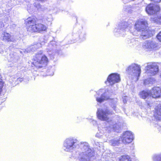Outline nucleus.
Segmentation results:
<instances>
[{
    "label": "nucleus",
    "mask_w": 161,
    "mask_h": 161,
    "mask_svg": "<svg viewBox=\"0 0 161 161\" xmlns=\"http://www.w3.org/2000/svg\"><path fill=\"white\" fill-rule=\"evenodd\" d=\"M27 31L30 32H40L47 30V27L44 25L36 24V19L29 18L25 21Z\"/></svg>",
    "instance_id": "obj_1"
},
{
    "label": "nucleus",
    "mask_w": 161,
    "mask_h": 161,
    "mask_svg": "<svg viewBox=\"0 0 161 161\" xmlns=\"http://www.w3.org/2000/svg\"><path fill=\"white\" fill-rule=\"evenodd\" d=\"M94 152L86 145H81L79 153L80 161H90V158L94 155Z\"/></svg>",
    "instance_id": "obj_2"
},
{
    "label": "nucleus",
    "mask_w": 161,
    "mask_h": 161,
    "mask_svg": "<svg viewBox=\"0 0 161 161\" xmlns=\"http://www.w3.org/2000/svg\"><path fill=\"white\" fill-rule=\"evenodd\" d=\"M48 62V59L46 56L42 54V52L38 53L34 58L33 64L37 68H42L43 65L47 64Z\"/></svg>",
    "instance_id": "obj_3"
},
{
    "label": "nucleus",
    "mask_w": 161,
    "mask_h": 161,
    "mask_svg": "<svg viewBox=\"0 0 161 161\" xmlns=\"http://www.w3.org/2000/svg\"><path fill=\"white\" fill-rule=\"evenodd\" d=\"M126 71L128 74L137 80L141 73V67L137 64H132L128 67Z\"/></svg>",
    "instance_id": "obj_4"
},
{
    "label": "nucleus",
    "mask_w": 161,
    "mask_h": 161,
    "mask_svg": "<svg viewBox=\"0 0 161 161\" xmlns=\"http://www.w3.org/2000/svg\"><path fill=\"white\" fill-rule=\"evenodd\" d=\"M77 141L71 138L66 139L64 144V149L66 151H72L76 147Z\"/></svg>",
    "instance_id": "obj_5"
},
{
    "label": "nucleus",
    "mask_w": 161,
    "mask_h": 161,
    "mask_svg": "<svg viewBox=\"0 0 161 161\" xmlns=\"http://www.w3.org/2000/svg\"><path fill=\"white\" fill-rule=\"evenodd\" d=\"M112 114L107 108H98L97 112V118L101 120L107 121L109 119L108 115Z\"/></svg>",
    "instance_id": "obj_6"
},
{
    "label": "nucleus",
    "mask_w": 161,
    "mask_h": 161,
    "mask_svg": "<svg viewBox=\"0 0 161 161\" xmlns=\"http://www.w3.org/2000/svg\"><path fill=\"white\" fill-rule=\"evenodd\" d=\"M146 73L151 76L156 75L158 71V66L154 63H149L146 67Z\"/></svg>",
    "instance_id": "obj_7"
},
{
    "label": "nucleus",
    "mask_w": 161,
    "mask_h": 161,
    "mask_svg": "<svg viewBox=\"0 0 161 161\" xmlns=\"http://www.w3.org/2000/svg\"><path fill=\"white\" fill-rule=\"evenodd\" d=\"M147 22L145 20L140 19L136 22L134 27L137 31L140 32L147 29Z\"/></svg>",
    "instance_id": "obj_8"
},
{
    "label": "nucleus",
    "mask_w": 161,
    "mask_h": 161,
    "mask_svg": "<svg viewBox=\"0 0 161 161\" xmlns=\"http://www.w3.org/2000/svg\"><path fill=\"white\" fill-rule=\"evenodd\" d=\"M108 81L110 85H112L120 81L119 75L117 73H113L110 75L108 77Z\"/></svg>",
    "instance_id": "obj_9"
},
{
    "label": "nucleus",
    "mask_w": 161,
    "mask_h": 161,
    "mask_svg": "<svg viewBox=\"0 0 161 161\" xmlns=\"http://www.w3.org/2000/svg\"><path fill=\"white\" fill-rule=\"evenodd\" d=\"M157 47V44L156 42L151 40L147 41L143 44V48L148 50H154Z\"/></svg>",
    "instance_id": "obj_10"
},
{
    "label": "nucleus",
    "mask_w": 161,
    "mask_h": 161,
    "mask_svg": "<svg viewBox=\"0 0 161 161\" xmlns=\"http://www.w3.org/2000/svg\"><path fill=\"white\" fill-rule=\"evenodd\" d=\"M121 139L124 143H130L133 140V135L131 132L127 131L123 134Z\"/></svg>",
    "instance_id": "obj_11"
},
{
    "label": "nucleus",
    "mask_w": 161,
    "mask_h": 161,
    "mask_svg": "<svg viewBox=\"0 0 161 161\" xmlns=\"http://www.w3.org/2000/svg\"><path fill=\"white\" fill-rule=\"evenodd\" d=\"M146 11L149 14H155L159 10V7L153 4H150L146 8Z\"/></svg>",
    "instance_id": "obj_12"
},
{
    "label": "nucleus",
    "mask_w": 161,
    "mask_h": 161,
    "mask_svg": "<svg viewBox=\"0 0 161 161\" xmlns=\"http://www.w3.org/2000/svg\"><path fill=\"white\" fill-rule=\"evenodd\" d=\"M103 90H100L97 92V94L99 96L101 95L100 97H96V100L99 103H101L104 100H107L109 98V96H107L108 94L107 92H105L103 94H102Z\"/></svg>",
    "instance_id": "obj_13"
},
{
    "label": "nucleus",
    "mask_w": 161,
    "mask_h": 161,
    "mask_svg": "<svg viewBox=\"0 0 161 161\" xmlns=\"http://www.w3.org/2000/svg\"><path fill=\"white\" fill-rule=\"evenodd\" d=\"M141 32L140 38L143 39H146L153 36L152 31L147 28L140 31Z\"/></svg>",
    "instance_id": "obj_14"
},
{
    "label": "nucleus",
    "mask_w": 161,
    "mask_h": 161,
    "mask_svg": "<svg viewBox=\"0 0 161 161\" xmlns=\"http://www.w3.org/2000/svg\"><path fill=\"white\" fill-rule=\"evenodd\" d=\"M150 91L151 96L153 98L159 97L161 95V90L159 87H154Z\"/></svg>",
    "instance_id": "obj_15"
},
{
    "label": "nucleus",
    "mask_w": 161,
    "mask_h": 161,
    "mask_svg": "<svg viewBox=\"0 0 161 161\" xmlns=\"http://www.w3.org/2000/svg\"><path fill=\"white\" fill-rule=\"evenodd\" d=\"M128 23L127 22H123L120 24L119 25V29L118 31L116 30V29L115 30V32H119L120 33H124V31L128 29Z\"/></svg>",
    "instance_id": "obj_16"
},
{
    "label": "nucleus",
    "mask_w": 161,
    "mask_h": 161,
    "mask_svg": "<svg viewBox=\"0 0 161 161\" xmlns=\"http://www.w3.org/2000/svg\"><path fill=\"white\" fill-rule=\"evenodd\" d=\"M150 93V90H144L139 93V95L141 97L145 99L149 96H151Z\"/></svg>",
    "instance_id": "obj_17"
},
{
    "label": "nucleus",
    "mask_w": 161,
    "mask_h": 161,
    "mask_svg": "<svg viewBox=\"0 0 161 161\" xmlns=\"http://www.w3.org/2000/svg\"><path fill=\"white\" fill-rule=\"evenodd\" d=\"M155 116L159 119H161V105H158L156 108Z\"/></svg>",
    "instance_id": "obj_18"
},
{
    "label": "nucleus",
    "mask_w": 161,
    "mask_h": 161,
    "mask_svg": "<svg viewBox=\"0 0 161 161\" xmlns=\"http://www.w3.org/2000/svg\"><path fill=\"white\" fill-rule=\"evenodd\" d=\"M151 21L158 24H161V15H158L157 17H152L151 18Z\"/></svg>",
    "instance_id": "obj_19"
},
{
    "label": "nucleus",
    "mask_w": 161,
    "mask_h": 161,
    "mask_svg": "<svg viewBox=\"0 0 161 161\" xmlns=\"http://www.w3.org/2000/svg\"><path fill=\"white\" fill-rule=\"evenodd\" d=\"M155 81V80L153 78H150L146 79L144 80V84L146 86H150L152 85Z\"/></svg>",
    "instance_id": "obj_20"
},
{
    "label": "nucleus",
    "mask_w": 161,
    "mask_h": 161,
    "mask_svg": "<svg viewBox=\"0 0 161 161\" xmlns=\"http://www.w3.org/2000/svg\"><path fill=\"white\" fill-rule=\"evenodd\" d=\"M2 36L3 37V40L7 41L8 42L11 41V36L8 33L4 32L2 34Z\"/></svg>",
    "instance_id": "obj_21"
},
{
    "label": "nucleus",
    "mask_w": 161,
    "mask_h": 161,
    "mask_svg": "<svg viewBox=\"0 0 161 161\" xmlns=\"http://www.w3.org/2000/svg\"><path fill=\"white\" fill-rule=\"evenodd\" d=\"M37 46H38L36 45L31 46L26 49V51L28 53L31 51H34L38 48Z\"/></svg>",
    "instance_id": "obj_22"
},
{
    "label": "nucleus",
    "mask_w": 161,
    "mask_h": 161,
    "mask_svg": "<svg viewBox=\"0 0 161 161\" xmlns=\"http://www.w3.org/2000/svg\"><path fill=\"white\" fill-rule=\"evenodd\" d=\"M120 161H131V159L129 156L124 155L122 156Z\"/></svg>",
    "instance_id": "obj_23"
},
{
    "label": "nucleus",
    "mask_w": 161,
    "mask_h": 161,
    "mask_svg": "<svg viewBox=\"0 0 161 161\" xmlns=\"http://www.w3.org/2000/svg\"><path fill=\"white\" fill-rule=\"evenodd\" d=\"M119 141L116 140H112L110 141V144L114 146L118 145L119 144Z\"/></svg>",
    "instance_id": "obj_24"
},
{
    "label": "nucleus",
    "mask_w": 161,
    "mask_h": 161,
    "mask_svg": "<svg viewBox=\"0 0 161 161\" xmlns=\"http://www.w3.org/2000/svg\"><path fill=\"white\" fill-rule=\"evenodd\" d=\"M154 161H161V153L158 155H155L153 157Z\"/></svg>",
    "instance_id": "obj_25"
},
{
    "label": "nucleus",
    "mask_w": 161,
    "mask_h": 161,
    "mask_svg": "<svg viewBox=\"0 0 161 161\" xmlns=\"http://www.w3.org/2000/svg\"><path fill=\"white\" fill-rule=\"evenodd\" d=\"M34 6H35V7L37 8L38 9H42V6H41V5L39 3H35Z\"/></svg>",
    "instance_id": "obj_26"
},
{
    "label": "nucleus",
    "mask_w": 161,
    "mask_h": 161,
    "mask_svg": "<svg viewBox=\"0 0 161 161\" xmlns=\"http://www.w3.org/2000/svg\"><path fill=\"white\" fill-rule=\"evenodd\" d=\"M115 99H114L113 100V104H111V106L112 107V108H113V109L115 110V108H116V104L117 103L116 100Z\"/></svg>",
    "instance_id": "obj_27"
},
{
    "label": "nucleus",
    "mask_w": 161,
    "mask_h": 161,
    "mask_svg": "<svg viewBox=\"0 0 161 161\" xmlns=\"http://www.w3.org/2000/svg\"><path fill=\"white\" fill-rule=\"evenodd\" d=\"M157 38L159 42H161V31L157 35Z\"/></svg>",
    "instance_id": "obj_28"
},
{
    "label": "nucleus",
    "mask_w": 161,
    "mask_h": 161,
    "mask_svg": "<svg viewBox=\"0 0 161 161\" xmlns=\"http://www.w3.org/2000/svg\"><path fill=\"white\" fill-rule=\"evenodd\" d=\"M127 97H125L124 98H123V101L124 103H126L127 100Z\"/></svg>",
    "instance_id": "obj_29"
},
{
    "label": "nucleus",
    "mask_w": 161,
    "mask_h": 161,
    "mask_svg": "<svg viewBox=\"0 0 161 161\" xmlns=\"http://www.w3.org/2000/svg\"><path fill=\"white\" fill-rule=\"evenodd\" d=\"M110 125V128L111 129H112V128H114L115 127L114 126V125H112V124H110V123L109 124Z\"/></svg>",
    "instance_id": "obj_30"
},
{
    "label": "nucleus",
    "mask_w": 161,
    "mask_h": 161,
    "mask_svg": "<svg viewBox=\"0 0 161 161\" xmlns=\"http://www.w3.org/2000/svg\"><path fill=\"white\" fill-rule=\"evenodd\" d=\"M48 19H49V20H48L49 21H51L52 20V16L51 15H50L49 16V18H48ZM47 20H48L47 19Z\"/></svg>",
    "instance_id": "obj_31"
},
{
    "label": "nucleus",
    "mask_w": 161,
    "mask_h": 161,
    "mask_svg": "<svg viewBox=\"0 0 161 161\" xmlns=\"http://www.w3.org/2000/svg\"><path fill=\"white\" fill-rule=\"evenodd\" d=\"M124 3H127L129 1V0H122Z\"/></svg>",
    "instance_id": "obj_32"
},
{
    "label": "nucleus",
    "mask_w": 161,
    "mask_h": 161,
    "mask_svg": "<svg viewBox=\"0 0 161 161\" xmlns=\"http://www.w3.org/2000/svg\"><path fill=\"white\" fill-rule=\"evenodd\" d=\"M53 75V73H52L51 75Z\"/></svg>",
    "instance_id": "obj_33"
},
{
    "label": "nucleus",
    "mask_w": 161,
    "mask_h": 161,
    "mask_svg": "<svg viewBox=\"0 0 161 161\" xmlns=\"http://www.w3.org/2000/svg\"><path fill=\"white\" fill-rule=\"evenodd\" d=\"M147 105H148V106H149V104L148 103H147Z\"/></svg>",
    "instance_id": "obj_34"
},
{
    "label": "nucleus",
    "mask_w": 161,
    "mask_h": 161,
    "mask_svg": "<svg viewBox=\"0 0 161 161\" xmlns=\"http://www.w3.org/2000/svg\"><path fill=\"white\" fill-rule=\"evenodd\" d=\"M160 78H161V73L160 74Z\"/></svg>",
    "instance_id": "obj_35"
}]
</instances>
